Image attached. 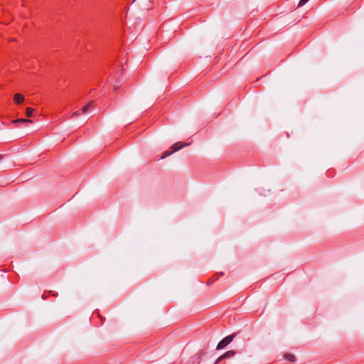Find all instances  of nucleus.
Wrapping results in <instances>:
<instances>
[{"mask_svg": "<svg viewBox=\"0 0 364 364\" xmlns=\"http://www.w3.org/2000/svg\"><path fill=\"white\" fill-rule=\"evenodd\" d=\"M236 354L235 350H228L223 355L224 358H232Z\"/></svg>", "mask_w": 364, "mask_h": 364, "instance_id": "7", "label": "nucleus"}, {"mask_svg": "<svg viewBox=\"0 0 364 364\" xmlns=\"http://www.w3.org/2000/svg\"><path fill=\"white\" fill-rule=\"evenodd\" d=\"M284 358L289 362H295L296 358L294 355L287 353L284 355Z\"/></svg>", "mask_w": 364, "mask_h": 364, "instance_id": "5", "label": "nucleus"}, {"mask_svg": "<svg viewBox=\"0 0 364 364\" xmlns=\"http://www.w3.org/2000/svg\"><path fill=\"white\" fill-rule=\"evenodd\" d=\"M235 335H230L222 339L218 344L216 349L220 350L225 348L229 343L232 342Z\"/></svg>", "mask_w": 364, "mask_h": 364, "instance_id": "2", "label": "nucleus"}, {"mask_svg": "<svg viewBox=\"0 0 364 364\" xmlns=\"http://www.w3.org/2000/svg\"><path fill=\"white\" fill-rule=\"evenodd\" d=\"M14 100L16 104L20 105L24 101V97L23 95L18 93L14 95Z\"/></svg>", "mask_w": 364, "mask_h": 364, "instance_id": "4", "label": "nucleus"}, {"mask_svg": "<svg viewBox=\"0 0 364 364\" xmlns=\"http://www.w3.org/2000/svg\"><path fill=\"white\" fill-rule=\"evenodd\" d=\"M224 358V357H223V355L221 356H220L217 360L215 362V364H218L219 363L221 360H223Z\"/></svg>", "mask_w": 364, "mask_h": 364, "instance_id": "11", "label": "nucleus"}, {"mask_svg": "<svg viewBox=\"0 0 364 364\" xmlns=\"http://www.w3.org/2000/svg\"><path fill=\"white\" fill-rule=\"evenodd\" d=\"M13 123H32V120L28 119H18L12 121Z\"/></svg>", "mask_w": 364, "mask_h": 364, "instance_id": "6", "label": "nucleus"}, {"mask_svg": "<svg viewBox=\"0 0 364 364\" xmlns=\"http://www.w3.org/2000/svg\"><path fill=\"white\" fill-rule=\"evenodd\" d=\"M309 0H300L298 4V7H301L306 4Z\"/></svg>", "mask_w": 364, "mask_h": 364, "instance_id": "9", "label": "nucleus"}, {"mask_svg": "<svg viewBox=\"0 0 364 364\" xmlns=\"http://www.w3.org/2000/svg\"><path fill=\"white\" fill-rule=\"evenodd\" d=\"M1 159H2V156H1V155H0V160H1Z\"/></svg>", "mask_w": 364, "mask_h": 364, "instance_id": "14", "label": "nucleus"}, {"mask_svg": "<svg viewBox=\"0 0 364 364\" xmlns=\"http://www.w3.org/2000/svg\"><path fill=\"white\" fill-rule=\"evenodd\" d=\"M42 297H43V299H45L46 296L43 295Z\"/></svg>", "mask_w": 364, "mask_h": 364, "instance_id": "13", "label": "nucleus"}, {"mask_svg": "<svg viewBox=\"0 0 364 364\" xmlns=\"http://www.w3.org/2000/svg\"><path fill=\"white\" fill-rule=\"evenodd\" d=\"M213 282H215V280H213V278H210V279L207 281V284H208V285H210V284H213Z\"/></svg>", "mask_w": 364, "mask_h": 364, "instance_id": "12", "label": "nucleus"}, {"mask_svg": "<svg viewBox=\"0 0 364 364\" xmlns=\"http://www.w3.org/2000/svg\"><path fill=\"white\" fill-rule=\"evenodd\" d=\"M35 109L31 107H27L26 108V116L28 117H31L33 116V114L34 112Z\"/></svg>", "mask_w": 364, "mask_h": 364, "instance_id": "8", "label": "nucleus"}, {"mask_svg": "<svg viewBox=\"0 0 364 364\" xmlns=\"http://www.w3.org/2000/svg\"><path fill=\"white\" fill-rule=\"evenodd\" d=\"M223 275V272H220V273H218L215 275H214L212 278H213V280H215V282L219 278L220 276H222Z\"/></svg>", "mask_w": 364, "mask_h": 364, "instance_id": "10", "label": "nucleus"}, {"mask_svg": "<svg viewBox=\"0 0 364 364\" xmlns=\"http://www.w3.org/2000/svg\"><path fill=\"white\" fill-rule=\"evenodd\" d=\"M188 144L186 143H182V142H176L171 147V151H166L163 153L161 159H165L166 157L170 156L171 154H173V152L175 151H177L178 150H180L181 149H182L183 147L187 146Z\"/></svg>", "mask_w": 364, "mask_h": 364, "instance_id": "1", "label": "nucleus"}, {"mask_svg": "<svg viewBox=\"0 0 364 364\" xmlns=\"http://www.w3.org/2000/svg\"><path fill=\"white\" fill-rule=\"evenodd\" d=\"M92 104H93V102H90L87 103L80 111L73 112V116L78 117L81 114L87 113L88 112V110L92 107Z\"/></svg>", "mask_w": 364, "mask_h": 364, "instance_id": "3", "label": "nucleus"}]
</instances>
